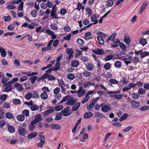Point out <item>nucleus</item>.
<instances>
[{
	"label": "nucleus",
	"mask_w": 149,
	"mask_h": 149,
	"mask_svg": "<svg viewBox=\"0 0 149 149\" xmlns=\"http://www.w3.org/2000/svg\"><path fill=\"white\" fill-rule=\"evenodd\" d=\"M99 98V97H97L91 100L90 101L89 105L86 106L88 110L89 111H92L93 110L92 108L94 107L95 104Z\"/></svg>",
	"instance_id": "1"
},
{
	"label": "nucleus",
	"mask_w": 149,
	"mask_h": 149,
	"mask_svg": "<svg viewBox=\"0 0 149 149\" xmlns=\"http://www.w3.org/2000/svg\"><path fill=\"white\" fill-rule=\"evenodd\" d=\"M67 53L69 54L68 57L67 58V60L68 61H70L73 57V54L74 50L72 49L67 48L66 49Z\"/></svg>",
	"instance_id": "2"
},
{
	"label": "nucleus",
	"mask_w": 149,
	"mask_h": 149,
	"mask_svg": "<svg viewBox=\"0 0 149 149\" xmlns=\"http://www.w3.org/2000/svg\"><path fill=\"white\" fill-rule=\"evenodd\" d=\"M130 102L131 106L133 108L137 109L140 107V103L139 102L132 100L130 101Z\"/></svg>",
	"instance_id": "3"
},
{
	"label": "nucleus",
	"mask_w": 149,
	"mask_h": 149,
	"mask_svg": "<svg viewBox=\"0 0 149 149\" xmlns=\"http://www.w3.org/2000/svg\"><path fill=\"white\" fill-rule=\"evenodd\" d=\"M85 90L83 89L82 87H80L77 91L78 97H79L84 96L85 94Z\"/></svg>",
	"instance_id": "4"
},
{
	"label": "nucleus",
	"mask_w": 149,
	"mask_h": 149,
	"mask_svg": "<svg viewBox=\"0 0 149 149\" xmlns=\"http://www.w3.org/2000/svg\"><path fill=\"white\" fill-rule=\"evenodd\" d=\"M69 107H67L65 108L61 112V113L64 116H68L71 114L69 112Z\"/></svg>",
	"instance_id": "5"
},
{
	"label": "nucleus",
	"mask_w": 149,
	"mask_h": 149,
	"mask_svg": "<svg viewBox=\"0 0 149 149\" xmlns=\"http://www.w3.org/2000/svg\"><path fill=\"white\" fill-rule=\"evenodd\" d=\"M17 132L20 135L24 136L27 131L24 128L21 126L17 129Z\"/></svg>",
	"instance_id": "6"
},
{
	"label": "nucleus",
	"mask_w": 149,
	"mask_h": 149,
	"mask_svg": "<svg viewBox=\"0 0 149 149\" xmlns=\"http://www.w3.org/2000/svg\"><path fill=\"white\" fill-rule=\"evenodd\" d=\"M77 101L76 99H74L73 97L71 96L69 99L66 102L67 105H73Z\"/></svg>",
	"instance_id": "7"
},
{
	"label": "nucleus",
	"mask_w": 149,
	"mask_h": 149,
	"mask_svg": "<svg viewBox=\"0 0 149 149\" xmlns=\"http://www.w3.org/2000/svg\"><path fill=\"white\" fill-rule=\"evenodd\" d=\"M111 110V107L108 105H102L101 108L102 111L104 112H107Z\"/></svg>",
	"instance_id": "8"
},
{
	"label": "nucleus",
	"mask_w": 149,
	"mask_h": 149,
	"mask_svg": "<svg viewBox=\"0 0 149 149\" xmlns=\"http://www.w3.org/2000/svg\"><path fill=\"white\" fill-rule=\"evenodd\" d=\"M148 3L146 1H144L143 2V3L142 4L140 10L139 11V14H141L143 11L145 9V8L147 7V6L148 5Z\"/></svg>",
	"instance_id": "9"
},
{
	"label": "nucleus",
	"mask_w": 149,
	"mask_h": 149,
	"mask_svg": "<svg viewBox=\"0 0 149 149\" xmlns=\"http://www.w3.org/2000/svg\"><path fill=\"white\" fill-rule=\"evenodd\" d=\"M14 87L18 91H22L24 89L22 85L18 83H16L15 84Z\"/></svg>",
	"instance_id": "10"
},
{
	"label": "nucleus",
	"mask_w": 149,
	"mask_h": 149,
	"mask_svg": "<svg viewBox=\"0 0 149 149\" xmlns=\"http://www.w3.org/2000/svg\"><path fill=\"white\" fill-rule=\"evenodd\" d=\"M124 42L127 44H129L131 42V39L130 38L129 34L127 33H125L124 36Z\"/></svg>",
	"instance_id": "11"
},
{
	"label": "nucleus",
	"mask_w": 149,
	"mask_h": 149,
	"mask_svg": "<svg viewBox=\"0 0 149 149\" xmlns=\"http://www.w3.org/2000/svg\"><path fill=\"white\" fill-rule=\"evenodd\" d=\"M86 70L88 71H93L94 65L93 64L91 63H88L87 64H85Z\"/></svg>",
	"instance_id": "12"
},
{
	"label": "nucleus",
	"mask_w": 149,
	"mask_h": 149,
	"mask_svg": "<svg viewBox=\"0 0 149 149\" xmlns=\"http://www.w3.org/2000/svg\"><path fill=\"white\" fill-rule=\"evenodd\" d=\"M93 52L97 54L102 55L104 53V49H102L97 48L96 50H93Z\"/></svg>",
	"instance_id": "13"
},
{
	"label": "nucleus",
	"mask_w": 149,
	"mask_h": 149,
	"mask_svg": "<svg viewBox=\"0 0 149 149\" xmlns=\"http://www.w3.org/2000/svg\"><path fill=\"white\" fill-rule=\"evenodd\" d=\"M42 120V118L40 114L36 115L35 116V119L33 120L36 123L39 122Z\"/></svg>",
	"instance_id": "14"
},
{
	"label": "nucleus",
	"mask_w": 149,
	"mask_h": 149,
	"mask_svg": "<svg viewBox=\"0 0 149 149\" xmlns=\"http://www.w3.org/2000/svg\"><path fill=\"white\" fill-rule=\"evenodd\" d=\"M49 108H50V109H48L47 111H45L43 112L44 115L46 116L49 113H53L54 111V110L53 108L50 107Z\"/></svg>",
	"instance_id": "15"
},
{
	"label": "nucleus",
	"mask_w": 149,
	"mask_h": 149,
	"mask_svg": "<svg viewBox=\"0 0 149 149\" xmlns=\"http://www.w3.org/2000/svg\"><path fill=\"white\" fill-rule=\"evenodd\" d=\"M84 70V71L82 74L84 77H88L91 76V73L90 72L85 69Z\"/></svg>",
	"instance_id": "16"
},
{
	"label": "nucleus",
	"mask_w": 149,
	"mask_h": 149,
	"mask_svg": "<svg viewBox=\"0 0 149 149\" xmlns=\"http://www.w3.org/2000/svg\"><path fill=\"white\" fill-rule=\"evenodd\" d=\"M38 133L37 132H33L28 135L27 138L29 139H31L36 137Z\"/></svg>",
	"instance_id": "17"
},
{
	"label": "nucleus",
	"mask_w": 149,
	"mask_h": 149,
	"mask_svg": "<svg viewBox=\"0 0 149 149\" xmlns=\"http://www.w3.org/2000/svg\"><path fill=\"white\" fill-rule=\"evenodd\" d=\"M79 64V61L76 60H73L71 62V65L72 66L74 67H77Z\"/></svg>",
	"instance_id": "18"
},
{
	"label": "nucleus",
	"mask_w": 149,
	"mask_h": 149,
	"mask_svg": "<svg viewBox=\"0 0 149 149\" xmlns=\"http://www.w3.org/2000/svg\"><path fill=\"white\" fill-rule=\"evenodd\" d=\"M12 88L11 85L6 84V87L4 88V90L5 92H8L10 91Z\"/></svg>",
	"instance_id": "19"
},
{
	"label": "nucleus",
	"mask_w": 149,
	"mask_h": 149,
	"mask_svg": "<svg viewBox=\"0 0 149 149\" xmlns=\"http://www.w3.org/2000/svg\"><path fill=\"white\" fill-rule=\"evenodd\" d=\"M7 130L9 132L11 133H14L15 132V129L12 126H8L7 127Z\"/></svg>",
	"instance_id": "20"
},
{
	"label": "nucleus",
	"mask_w": 149,
	"mask_h": 149,
	"mask_svg": "<svg viewBox=\"0 0 149 149\" xmlns=\"http://www.w3.org/2000/svg\"><path fill=\"white\" fill-rule=\"evenodd\" d=\"M93 115V113L91 112H88L85 113L84 115V118L87 119L91 117Z\"/></svg>",
	"instance_id": "21"
},
{
	"label": "nucleus",
	"mask_w": 149,
	"mask_h": 149,
	"mask_svg": "<svg viewBox=\"0 0 149 149\" xmlns=\"http://www.w3.org/2000/svg\"><path fill=\"white\" fill-rule=\"evenodd\" d=\"M36 126V123L33 120L31 121L30 124L29 129L31 131L33 130L34 129Z\"/></svg>",
	"instance_id": "22"
},
{
	"label": "nucleus",
	"mask_w": 149,
	"mask_h": 149,
	"mask_svg": "<svg viewBox=\"0 0 149 149\" xmlns=\"http://www.w3.org/2000/svg\"><path fill=\"white\" fill-rule=\"evenodd\" d=\"M41 98L44 100H46L48 98V94L45 92H43L40 94Z\"/></svg>",
	"instance_id": "23"
},
{
	"label": "nucleus",
	"mask_w": 149,
	"mask_h": 149,
	"mask_svg": "<svg viewBox=\"0 0 149 149\" xmlns=\"http://www.w3.org/2000/svg\"><path fill=\"white\" fill-rule=\"evenodd\" d=\"M5 116L6 118L10 119L13 118L14 116L11 113L7 112L5 113Z\"/></svg>",
	"instance_id": "24"
},
{
	"label": "nucleus",
	"mask_w": 149,
	"mask_h": 149,
	"mask_svg": "<svg viewBox=\"0 0 149 149\" xmlns=\"http://www.w3.org/2000/svg\"><path fill=\"white\" fill-rule=\"evenodd\" d=\"M61 65V63L58 62L56 63L55 65L53 67V70L54 71H57L60 69V67Z\"/></svg>",
	"instance_id": "25"
},
{
	"label": "nucleus",
	"mask_w": 149,
	"mask_h": 149,
	"mask_svg": "<svg viewBox=\"0 0 149 149\" xmlns=\"http://www.w3.org/2000/svg\"><path fill=\"white\" fill-rule=\"evenodd\" d=\"M51 127L52 129H54L56 130H58L61 128V126L57 124H52L51 126Z\"/></svg>",
	"instance_id": "26"
},
{
	"label": "nucleus",
	"mask_w": 149,
	"mask_h": 149,
	"mask_svg": "<svg viewBox=\"0 0 149 149\" xmlns=\"http://www.w3.org/2000/svg\"><path fill=\"white\" fill-rule=\"evenodd\" d=\"M80 103L79 102H77L75 105H73L72 110L73 111H76L79 108L80 106Z\"/></svg>",
	"instance_id": "27"
},
{
	"label": "nucleus",
	"mask_w": 149,
	"mask_h": 149,
	"mask_svg": "<svg viewBox=\"0 0 149 149\" xmlns=\"http://www.w3.org/2000/svg\"><path fill=\"white\" fill-rule=\"evenodd\" d=\"M114 96V97L116 99L118 100H120L122 98L123 96V95L122 94H115L114 95H111V97H113Z\"/></svg>",
	"instance_id": "28"
},
{
	"label": "nucleus",
	"mask_w": 149,
	"mask_h": 149,
	"mask_svg": "<svg viewBox=\"0 0 149 149\" xmlns=\"http://www.w3.org/2000/svg\"><path fill=\"white\" fill-rule=\"evenodd\" d=\"M97 38L99 43L100 45H104V41L102 37L99 36H97Z\"/></svg>",
	"instance_id": "29"
},
{
	"label": "nucleus",
	"mask_w": 149,
	"mask_h": 149,
	"mask_svg": "<svg viewBox=\"0 0 149 149\" xmlns=\"http://www.w3.org/2000/svg\"><path fill=\"white\" fill-rule=\"evenodd\" d=\"M17 119L19 121H22L24 120L25 117L23 114H19L17 116Z\"/></svg>",
	"instance_id": "30"
},
{
	"label": "nucleus",
	"mask_w": 149,
	"mask_h": 149,
	"mask_svg": "<svg viewBox=\"0 0 149 149\" xmlns=\"http://www.w3.org/2000/svg\"><path fill=\"white\" fill-rule=\"evenodd\" d=\"M114 57V55L113 54L107 55L104 58V60L106 61H108L113 59Z\"/></svg>",
	"instance_id": "31"
},
{
	"label": "nucleus",
	"mask_w": 149,
	"mask_h": 149,
	"mask_svg": "<svg viewBox=\"0 0 149 149\" xmlns=\"http://www.w3.org/2000/svg\"><path fill=\"white\" fill-rule=\"evenodd\" d=\"M67 78L70 80H73L75 78V75L72 73H69L67 74Z\"/></svg>",
	"instance_id": "32"
},
{
	"label": "nucleus",
	"mask_w": 149,
	"mask_h": 149,
	"mask_svg": "<svg viewBox=\"0 0 149 149\" xmlns=\"http://www.w3.org/2000/svg\"><path fill=\"white\" fill-rule=\"evenodd\" d=\"M139 43L143 46H144L147 43V40L144 38H141L139 40Z\"/></svg>",
	"instance_id": "33"
},
{
	"label": "nucleus",
	"mask_w": 149,
	"mask_h": 149,
	"mask_svg": "<svg viewBox=\"0 0 149 149\" xmlns=\"http://www.w3.org/2000/svg\"><path fill=\"white\" fill-rule=\"evenodd\" d=\"M114 65L115 67L118 68H120L122 65L121 62L119 61L115 62Z\"/></svg>",
	"instance_id": "34"
},
{
	"label": "nucleus",
	"mask_w": 149,
	"mask_h": 149,
	"mask_svg": "<svg viewBox=\"0 0 149 149\" xmlns=\"http://www.w3.org/2000/svg\"><path fill=\"white\" fill-rule=\"evenodd\" d=\"M33 98L36 99L40 97L39 93L36 91H35L32 94Z\"/></svg>",
	"instance_id": "35"
},
{
	"label": "nucleus",
	"mask_w": 149,
	"mask_h": 149,
	"mask_svg": "<svg viewBox=\"0 0 149 149\" xmlns=\"http://www.w3.org/2000/svg\"><path fill=\"white\" fill-rule=\"evenodd\" d=\"M22 114L24 116L28 117L29 115V111L27 109H24L22 111Z\"/></svg>",
	"instance_id": "36"
},
{
	"label": "nucleus",
	"mask_w": 149,
	"mask_h": 149,
	"mask_svg": "<svg viewBox=\"0 0 149 149\" xmlns=\"http://www.w3.org/2000/svg\"><path fill=\"white\" fill-rule=\"evenodd\" d=\"M111 64L110 63L108 62L105 63L103 66V68L105 70H108L110 68Z\"/></svg>",
	"instance_id": "37"
},
{
	"label": "nucleus",
	"mask_w": 149,
	"mask_h": 149,
	"mask_svg": "<svg viewBox=\"0 0 149 149\" xmlns=\"http://www.w3.org/2000/svg\"><path fill=\"white\" fill-rule=\"evenodd\" d=\"M94 116L95 117H100L101 118H105L104 116L102 113L99 112H96L94 114Z\"/></svg>",
	"instance_id": "38"
},
{
	"label": "nucleus",
	"mask_w": 149,
	"mask_h": 149,
	"mask_svg": "<svg viewBox=\"0 0 149 149\" xmlns=\"http://www.w3.org/2000/svg\"><path fill=\"white\" fill-rule=\"evenodd\" d=\"M38 78L37 76H32L29 78V80H31L32 84H33Z\"/></svg>",
	"instance_id": "39"
},
{
	"label": "nucleus",
	"mask_w": 149,
	"mask_h": 149,
	"mask_svg": "<svg viewBox=\"0 0 149 149\" xmlns=\"http://www.w3.org/2000/svg\"><path fill=\"white\" fill-rule=\"evenodd\" d=\"M70 96L69 95H66L65 96L63 97H62V100L60 102V104H61V103L64 102H65L66 101H67L68 100L70 97Z\"/></svg>",
	"instance_id": "40"
},
{
	"label": "nucleus",
	"mask_w": 149,
	"mask_h": 149,
	"mask_svg": "<svg viewBox=\"0 0 149 149\" xmlns=\"http://www.w3.org/2000/svg\"><path fill=\"white\" fill-rule=\"evenodd\" d=\"M97 15L96 14H95L92 15L91 17V21L92 22H95L96 21H98L97 20Z\"/></svg>",
	"instance_id": "41"
},
{
	"label": "nucleus",
	"mask_w": 149,
	"mask_h": 149,
	"mask_svg": "<svg viewBox=\"0 0 149 149\" xmlns=\"http://www.w3.org/2000/svg\"><path fill=\"white\" fill-rule=\"evenodd\" d=\"M56 13V12H51L50 15L53 18L58 19L59 17L57 15V13Z\"/></svg>",
	"instance_id": "42"
},
{
	"label": "nucleus",
	"mask_w": 149,
	"mask_h": 149,
	"mask_svg": "<svg viewBox=\"0 0 149 149\" xmlns=\"http://www.w3.org/2000/svg\"><path fill=\"white\" fill-rule=\"evenodd\" d=\"M39 107L36 105H33L31 107V109L32 111H35L39 109Z\"/></svg>",
	"instance_id": "43"
},
{
	"label": "nucleus",
	"mask_w": 149,
	"mask_h": 149,
	"mask_svg": "<svg viewBox=\"0 0 149 149\" xmlns=\"http://www.w3.org/2000/svg\"><path fill=\"white\" fill-rule=\"evenodd\" d=\"M50 27L51 29L54 30H57L58 28V27L56 24L52 23L51 24Z\"/></svg>",
	"instance_id": "44"
},
{
	"label": "nucleus",
	"mask_w": 149,
	"mask_h": 149,
	"mask_svg": "<svg viewBox=\"0 0 149 149\" xmlns=\"http://www.w3.org/2000/svg\"><path fill=\"white\" fill-rule=\"evenodd\" d=\"M32 97V95L31 93H28L24 96L25 98L28 100H30Z\"/></svg>",
	"instance_id": "45"
},
{
	"label": "nucleus",
	"mask_w": 149,
	"mask_h": 149,
	"mask_svg": "<svg viewBox=\"0 0 149 149\" xmlns=\"http://www.w3.org/2000/svg\"><path fill=\"white\" fill-rule=\"evenodd\" d=\"M146 92V90L142 88H140L138 90V93L140 95H143Z\"/></svg>",
	"instance_id": "46"
},
{
	"label": "nucleus",
	"mask_w": 149,
	"mask_h": 149,
	"mask_svg": "<svg viewBox=\"0 0 149 149\" xmlns=\"http://www.w3.org/2000/svg\"><path fill=\"white\" fill-rule=\"evenodd\" d=\"M120 48L123 50H125L126 49V46L123 43L120 42L119 44Z\"/></svg>",
	"instance_id": "47"
},
{
	"label": "nucleus",
	"mask_w": 149,
	"mask_h": 149,
	"mask_svg": "<svg viewBox=\"0 0 149 149\" xmlns=\"http://www.w3.org/2000/svg\"><path fill=\"white\" fill-rule=\"evenodd\" d=\"M47 78L49 80L52 81L55 80L56 79V77L54 76L52 74H49L47 75Z\"/></svg>",
	"instance_id": "48"
},
{
	"label": "nucleus",
	"mask_w": 149,
	"mask_h": 149,
	"mask_svg": "<svg viewBox=\"0 0 149 149\" xmlns=\"http://www.w3.org/2000/svg\"><path fill=\"white\" fill-rule=\"evenodd\" d=\"M91 35H92V34L90 32H88L86 33L85 36L87 38V39L90 40L92 39V38L90 37Z\"/></svg>",
	"instance_id": "49"
},
{
	"label": "nucleus",
	"mask_w": 149,
	"mask_h": 149,
	"mask_svg": "<svg viewBox=\"0 0 149 149\" xmlns=\"http://www.w3.org/2000/svg\"><path fill=\"white\" fill-rule=\"evenodd\" d=\"M149 55V52H142L140 54V57L142 58Z\"/></svg>",
	"instance_id": "50"
},
{
	"label": "nucleus",
	"mask_w": 149,
	"mask_h": 149,
	"mask_svg": "<svg viewBox=\"0 0 149 149\" xmlns=\"http://www.w3.org/2000/svg\"><path fill=\"white\" fill-rule=\"evenodd\" d=\"M37 12L35 10H32L31 13V16L33 17H36L37 16Z\"/></svg>",
	"instance_id": "51"
},
{
	"label": "nucleus",
	"mask_w": 149,
	"mask_h": 149,
	"mask_svg": "<svg viewBox=\"0 0 149 149\" xmlns=\"http://www.w3.org/2000/svg\"><path fill=\"white\" fill-rule=\"evenodd\" d=\"M81 60L83 62H86L88 61V58L86 56L83 55L81 57Z\"/></svg>",
	"instance_id": "52"
},
{
	"label": "nucleus",
	"mask_w": 149,
	"mask_h": 149,
	"mask_svg": "<svg viewBox=\"0 0 149 149\" xmlns=\"http://www.w3.org/2000/svg\"><path fill=\"white\" fill-rule=\"evenodd\" d=\"M77 42L78 44L81 45H84V41L81 38L77 39Z\"/></svg>",
	"instance_id": "53"
},
{
	"label": "nucleus",
	"mask_w": 149,
	"mask_h": 149,
	"mask_svg": "<svg viewBox=\"0 0 149 149\" xmlns=\"http://www.w3.org/2000/svg\"><path fill=\"white\" fill-rule=\"evenodd\" d=\"M58 84H59V86L61 87V86H65V83L63 79H59L58 80Z\"/></svg>",
	"instance_id": "54"
},
{
	"label": "nucleus",
	"mask_w": 149,
	"mask_h": 149,
	"mask_svg": "<svg viewBox=\"0 0 149 149\" xmlns=\"http://www.w3.org/2000/svg\"><path fill=\"white\" fill-rule=\"evenodd\" d=\"M60 91V89L59 87H57L55 88L54 90V93L56 95L59 94Z\"/></svg>",
	"instance_id": "55"
},
{
	"label": "nucleus",
	"mask_w": 149,
	"mask_h": 149,
	"mask_svg": "<svg viewBox=\"0 0 149 149\" xmlns=\"http://www.w3.org/2000/svg\"><path fill=\"white\" fill-rule=\"evenodd\" d=\"M128 116V114L127 113H125L120 118L119 120L120 121H122L123 120L126 119Z\"/></svg>",
	"instance_id": "56"
},
{
	"label": "nucleus",
	"mask_w": 149,
	"mask_h": 149,
	"mask_svg": "<svg viewBox=\"0 0 149 149\" xmlns=\"http://www.w3.org/2000/svg\"><path fill=\"white\" fill-rule=\"evenodd\" d=\"M63 108V105H59L56 106L55 108V109L56 111H58L62 110Z\"/></svg>",
	"instance_id": "57"
},
{
	"label": "nucleus",
	"mask_w": 149,
	"mask_h": 149,
	"mask_svg": "<svg viewBox=\"0 0 149 149\" xmlns=\"http://www.w3.org/2000/svg\"><path fill=\"white\" fill-rule=\"evenodd\" d=\"M13 102L14 104L17 105L21 103V101L19 99L15 98L13 100Z\"/></svg>",
	"instance_id": "58"
},
{
	"label": "nucleus",
	"mask_w": 149,
	"mask_h": 149,
	"mask_svg": "<svg viewBox=\"0 0 149 149\" xmlns=\"http://www.w3.org/2000/svg\"><path fill=\"white\" fill-rule=\"evenodd\" d=\"M7 97V95L6 94L2 95L0 97V99L2 101L5 100Z\"/></svg>",
	"instance_id": "59"
},
{
	"label": "nucleus",
	"mask_w": 149,
	"mask_h": 149,
	"mask_svg": "<svg viewBox=\"0 0 149 149\" xmlns=\"http://www.w3.org/2000/svg\"><path fill=\"white\" fill-rule=\"evenodd\" d=\"M3 19L5 22H9L11 20V17L10 16L7 15L4 16Z\"/></svg>",
	"instance_id": "60"
},
{
	"label": "nucleus",
	"mask_w": 149,
	"mask_h": 149,
	"mask_svg": "<svg viewBox=\"0 0 149 149\" xmlns=\"http://www.w3.org/2000/svg\"><path fill=\"white\" fill-rule=\"evenodd\" d=\"M95 84L93 83L88 82L86 83H85L84 86L85 87H87V86H95Z\"/></svg>",
	"instance_id": "61"
},
{
	"label": "nucleus",
	"mask_w": 149,
	"mask_h": 149,
	"mask_svg": "<svg viewBox=\"0 0 149 149\" xmlns=\"http://www.w3.org/2000/svg\"><path fill=\"white\" fill-rule=\"evenodd\" d=\"M61 113H58L56 115V117L55 118V120H59L61 118Z\"/></svg>",
	"instance_id": "62"
},
{
	"label": "nucleus",
	"mask_w": 149,
	"mask_h": 149,
	"mask_svg": "<svg viewBox=\"0 0 149 149\" xmlns=\"http://www.w3.org/2000/svg\"><path fill=\"white\" fill-rule=\"evenodd\" d=\"M24 3L23 2H21L20 3L19 5V7L18 8V9L19 11H21L23 9Z\"/></svg>",
	"instance_id": "63"
},
{
	"label": "nucleus",
	"mask_w": 149,
	"mask_h": 149,
	"mask_svg": "<svg viewBox=\"0 0 149 149\" xmlns=\"http://www.w3.org/2000/svg\"><path fill=\"white\" fill-rule=\"evenodd\" d=\"M63 29L65 32H69L71 30L70 27L68 26H64Z\"/></svg>",
	"instance_id": "64"
}]
</instances>
